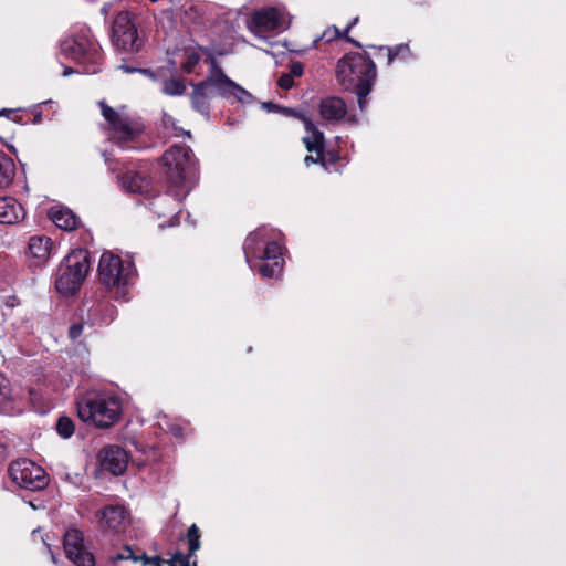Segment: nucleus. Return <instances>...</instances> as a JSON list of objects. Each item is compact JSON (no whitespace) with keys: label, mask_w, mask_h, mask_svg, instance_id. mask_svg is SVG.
<instances>
[{"label":"nucleus","mask_w":566,"mask_h":566,"mask_svg":"<svg viewBox=\"0 0 566 566\" xmlns=\"http://www.w3.org/2000/svg\"><path fill=\"white\" fill-rule=\"evenodd\" d=\"M98 106L105 122L103 130L113 146L122 150L143 147L146 125L140 116L124 105L112 107L99 101Z\"/></svg>","instance_id":"1"},{"label":"nucleus","mask_w":566,"mask_h":566,"mask_svg":"<svg viewBox=\"0 0 566 566\" xmlns=\"http://www.w3.org/2000/svg\"><path fill=\"white\" fill-rule=\"evenodd\" d=\"M273 230L261 227L250 232L243 243L245 261L262 277L276 279L283 269L282 247Z\"/></svg>","instance_id":"2"},{"label":"nucleus","mask_w":566,"mask_h":566,"mask_svg":"<svg viewBox=\"0 0 566 566\" xmlns=\"http://www.w3.org/2000/svg\"><path fill=\"white\" fill-rule=\"evenodd\" d=\"M336 78L344 90L356 93L359 108L364 111L376 78L374 61L358 52L346 54L337 62Z\"/></svg>","instance_id":"3"},{"label":"nucleus","mask_w":566,"mask_h":566,"mask_svg":"<svg viewBox=\"0 0 566 566\" xmlns=\"http://www.w3.org/2000/svg\"><path fill=\"white\" fill-rule=\"evenodd\" d=\"M216 95H220L227 99L233 98L241 104L252 102V95L247 90L220 72L217 75H212L192 85V92L190 94L192 108L201 115L208 116L210 101Z\"/></svg>","instance_id":"4"},{"label":"nucleus","mask_w":566,"mask_h":566,"mask_svg":"<svg viewBox=\"0 0 566 566\" xmlns=\"http://www.w3.org/2000/svg\"><path fill=\"white\" fill-rule=\"evenodd\" d=\"M164 174L177 196H187L197 181L193 154L188 146H172L161 156Z\"/></svg>","instance_id":"5"},{"label":"nucleus","mask_w":566,"mask_h":566,"mask_svg":"<svg viewBox=\"0 0 566 566\" xmlns=\"http://www.w3.org/2000/svg\"><path fill=\"white\" fill-rule=\"evenodd\" d=\"M78 417L99 428L115 424L122 415V399L114 392L98 391L85 395L77 402Z\"/></svg>","instance_id":"6"},{"label":"nucleus","mask_w":566,"mask_h":566,"mask_svg":"<svg viewBox=\"0 0 566 566\" xmlns=\"http://www.w3.org/2000/svg\"><path fill=\"white\" fill-rule=\"evenodd\" d=\"M90 270V255L86 250L72 251L61 263L55 289L61 295H73L82 286Z\"/></svg>","instance_id":"7"},{"label":"nucleus","mask_w":566,"mask_h":566,"mask_svg":"<svg viewBox=\"0 0 566 566\" xmlns=\"http://www.w3.org/2000/svg\"><path fill=\"white\" fill-rule=\"evenodd\" d=\"M61 53L78 64L84 65V71L95 74L99 70L102 52L87 31H82L61 41Z\"/></svg>","instance_id":"8"},{"label":"nucleus","mask_w":566,"mask_h":566,"mask_svg":"<svg viewBox=\"0 0 566 566\" xmlns=\"http://www.w3.org/2000/svg\"><path fill=\"white\" fill-rule=\"evenodd\" d=\"M290 25L291 17L282 7H263L254 10L248 20L249 30L269 43L272 35L286 31Z\"/></svg>","instance_id":"9"},{"label":"nucleus","mask_w":566,"mask_h":566,"mask_svg":"<svg viewBox=\"0 0 566 566\" xmlns=\"http://www.w3.org/2000/svg\"><path fill=\"white\" fill-rule=\"evenodd\" d=\"M134 264L123 261L118 255L105 252L98 263V275L102 284L106 286H125L129 284L134 275Z\"/></svg>","instance_id":"10"},{"label":"nucleus","mask_w":566,"mask_h":566,"mask_svg":"<svg viewBox=\"0 0 566 566\" xmlns=\"http://www.w3.org/2000/svg\"><path fill=\"white\" fill-rule=\"evenodd\" d=\"M8 473L17 486L30 491L42 490L49 483L45 471L29 459L12 461L8 468Z\"/></svg>","instance_id":"11"},{"label":"nucleus","mask_w":566,"mask_h":566,"mask_svg":"<svg viewBox=\"0 0 566 566\" xmlns=\"http://www.w3.org/2000/svg\"><path fill=\"white\" fill-rule=\"evenodd\" d=\"M305 127L306 135L303 137V143L308 153H314L315 156L308 155L304 158L306 166L311 164H321L325 170L329 171V165L334 164L336 155L331 154L329 160L326 159L324 154L325 138L324 134L316 128V126L307 118H302Z\"/></svg>","instance_id":"12"},{"label":"nucleus","mask_w":566,"mask_h":566,"mask_svg":"<svg viewBox=\"0 0 566 566\" xmlns=\"http://www.w3.org/2000/svg\"><path fill=\"white\" fill-rule=\"evenodd\" d=\"M112 41L114 45L123 51H137L139 38L132 15L128 12H119L113 23Z\"/></svg>","instance_id":"13"},{"label":"nucleus","mask_w":566,"mask_h":566,"mask_svg":"<svg viewBox=\"0 0 566 566\" xmlns=\"http://www.w3.org/2000/svg\"><path fill=\"white\" fill-rule=\"evenodd\" d=\"M177 191L167 187L165 193H159L153 197L149 201V209L156 214L158 219L168 218L167 221L160 223V228L166 226L172 227L178 223L179 205L187 196H177Z\"/></svg>","instance_id":"14"},{"label":"nucleus","mask_w":566,"mask_h":566,"mask_svg":"<svg viewBox=\"0 0 566 566\" xmlns=\"http://www.w3.org/2000/svg\"><path fill=\"white\" fill-rule=\"evenodd\" d=\"M86 546L82 532L70 528L64 534L63 548L70 562L75 566H94L95 559L91 552L82 553L81 557L75 555V549Z\"/></svg>","instance_id":"15"},{"label":"nucleus","mask_w":566,"mask_h":566,"mask_svg":"<svg viewBox=\"0 0 566 566\" xmlns=\"http://www.w3.org/2000/svg\"><path fill=\"white\" fill-rule=\"evenodd\" d=\"M98 523L103 530L119 533L129 523V514L122 505H106L98 513Z\"/></svg>","instance_id":"16"},{"label":"nucleus","mask_w":566,"mask_h":566,"mask_svg":"<svg viewBox=\"0 0 566 566\" xmlns=\"http://www.w3.org/2000/svg\"><path fill=\"white\" fill-rule=\"evenodd\" d=\"M128 463L126 451L118 446H108L101 451V464L115 475L122 474Z\"/></svg>","instance_id":"17"},{"label":"nucleus","mask_w":566,"mask_h":566,"mask_svg":"<svg viewBox=\"0 0 566 566\" xmlns=\"http://www.w3.org/2000/svg\"><path fill=\"white\" fill-rule=\"evenodd\" d=\"M53 242L46 235H33L29 240L28 253L34 265H43L51 256Z\"/></svg>","instance_id":"18"},{"label":"nucleus","mask_w":566,"mask_h":566,"mask_svg":"<svg viewBox=\"0 0 566 566\" xmlns=\"http://www.w3.org/2000/svg\"><path fill=\"white\" fill-rule=\"evenodd\" d=\"M25 217L22 205L13 197H0V223L15 224Z\"/></svg>","instance_id":"19"},{"label":"nucleus","mask_w":566,"mask_h":566,"mask_svg":"<svg viewBox=\"0 0 566 566\" xmlns=\"http://www.w3.org/2000/svg\"><path fill=\"white\" fill-rule=\"evenodd\" d=\"M346 112V105L339 97L331 96L321 101L319 114L326 120H339Z\"/></svg>","instance_id":"20"},{"label":"nucleus","mask_w":566,"mask_h":566,"mask_svg":"<svg viewBox=\"0 0 566 566\" xmlns=\"http://www.w3.org/2000/svg\"><path fill=\"white\" fill-rule=\"evenodd\" d=\"M122 188L130 193L146 195L150 188V180L136 171H127L120 178Z\"/></svg>","instance_id":"21"},{"label":"nucleus","mask_w":566,"mask_h":566,"mask_svg":"<svg viewBox=\"0 0 566 566\" xmlns=\"http://www.w3.org/2000/svg\"><path fill=\"white\" fill-rule=\"evenodd\" d=\"M50 218L57 228L66 231L75 229L78 223L76 214L65 207L52 208L50 210Z\"/></svg>","instance_id":"22"},{"label":"nucleus","mask_w":566,"mask_h":566,"mask_svg":"<svg viewBox=\"0 0 566 566\" xmlns=\"http://www.w3.org/2000/svg\"><path fill=\"white\" fill-rule=\"evenodd\" d=\"M15 166L13 160L0 150V188L7 187L13 180Z\"/></svg>","instance_id":"23"},{"label":"nucleus","mask_w":566,"mask_h":566,"mask_svg":"<svg viewBox=\"0 0 566 566\" xmlns=\"http://www.w3.org/2000/svg\"><path fill=\"white\" fill-rule=\"evenodd\" d=\"M200 61V54L195 48H186L182 51V61L180 62V70L185 73H191L195 66Z\"/></svg>","instance_id":"24"},{"label":"nucleus","mask_w":566,"mask_h":566,"mask_svg":"<svg viewBox=\"0 0 566 566\" xmlns=\"http://www.w3.org/2000/svg\"><path fill=\"white\" fill-rule=\"evenodd\" d=\"M161 92L169 96H179L186 92V84L179 78L165 80L161 83Z\"/></svg>","instance_id":"25"},{"label":"nucleus","mask_w":566,"mask_h":566,"mask_svg":"<svg viewBox=\"0 0 566 566\" xmlns=\"http://www.w3.org/2000/svg\"><path fill=\"white\" fill-rule=\"evenodd\" d=\"M74 430V423L69 417L62 416L57 419L56 431L62 438L67 439L72 437Z\"/></svg>","instance_id":"26"},{"label":"nucleus","mask_w":566,"mask_h":566,"mask_svg":"<svg viewBox=\"0 0 566 566\" xmlns=\"http://www.w3.org/2000/svg\"><path fill=\"white\" fill-rule=\"evenodd\" d=\"M164 422H159V426L161 428L166 427V430H168L174 437L181 438L184 437L185 427H182L179 423H171L166 416L163 417Z\"/></svg>","instance_id":"27"},{"label":"nucleus","mask_w":566,"mask_h":566,"mask_svg":"<svg viewBox=\"0 0 566 566\" xmlns=\"http://www.w3.org/2000/svg\"><path fill=\"white\" fill-rule=\"evenodd\" d=\"M188 539L190 554H193L200 546L199 530L195 524H192L188 530Z\"/></svg>","instance_id":"28"},{"label":"nucleus","mask_w":566,"mask_h":566,"mask_svg":"<svg viewBox=\"0 0 566 566\" xmlns=\"http://www.w3.org/2000/svg\"><path fill=\"white\" fill-rule=\"evenodd\" d=\"M192 554H175L169 560L170 566H197L196 562H190Z\"/></svg>","instance_id":"29"},{"label":"nucleus","mask_w":566,"mask_h":566,"mask_svg":"<svg viewBox=\"0 0 566 566\" xmlns=\"http://www.w3.org/2000/svg\"><path fill=\"white\" fill-rule=\"evenodd\" d=\"M388 52V65L392 64L395 59L399 56L400 54L408 53L409 54V46L408 44H399L395 48H387Z\"/></svg>","instance_id":"30"},{"label":"nucleus","mask_w":566,"mask_h":566,"mask_svg":"<svg viewBox=\"0 0 566 566\" xmlns=\"http://www.w3.org/2000/svg\"><path fill=\"white\" fill-rule=\"evenodd\" d=\"M10 401V390L7 378L0 373V406Z\"/></svg>","instance_id":"31"},{"label":"nucleus","mask_w":566,"mask_h":566,"mask_svg":"<svg viewBox=\"0 0 566 566\" xmlns=\"http://www.w3.org/2000/svg\"><path fill=\"white\" fill-rule=\"evenodd\" d=\"M262 107L264 109H266L268 112H281L285 115H295V112L292 109V108H287V107H281L274 103H263L262 104Z\"/></svg>","instance_id":"32"},{"label":"nucleus","mask_w":566,"mask_h":566,"mask_svg":"<svg viewBox=\"0 0 566 566\" xmlns=\"http://www.w3.org/2000/svg\"><path fill=\"white\" fill-rule=\"evenodd\" d=\"M277 85L283 90H290L294 85V77L289 73L282 74L277 81Z\"/></svg>","instance_id":"33"},{"label":"nucleus","mask_w":566,"mask_h":566,"mask_svg":"<svg viewBox=\"0 0 566 566\" xmlns=\"http://www.w3.org/2000/svg\"><path fill=\"white\" fill-rule=\"evenodd\" d=\"M83 331L84 325L82 323H74L69 328V335L73 340H75L83 334Z\"/></svg>","instance_id":"34"},{"label":"nucleus","mask_w":566,"mask_h":566,"mask_svg":"<svg viewBox=\"0 0 566 566\" xmlns=\"http://www.w3.org/2000/svg\"><path fill=\"white\" fill-rule=\"evenodd\" d=\"M303 72H304L303 64L301 62H293L290 66L289 74H291L293 77H300V76H302Z\"/></svg>","instance_id":"35"},{"label":"nucleus","mask_w":566,"mask_h":566,"mask_svg":"<svg viewBox=\"0 0 566 566\" xmlns=\"http://www.w3.org/2000/svg\"><path fill=\"white\" fill-rule=\"evenodd\" d=\"M114 560H120V559H129L133 558L137 560L138 558L133 555V552L129 547H125L122 553H118L116 556L112 557Z\"/></svg>","instance_id":"36"},{"label":"nucleus","mask_w":566,"mask_h":566,"mask_svg":"<svg viewBox=\"0 0 566 566\" xmlns=\"http://www.w3.org/2000/svg\"><path fill=\"white\" fill-rule=\"evenodd\" d=\"M340 35L342 34L336 27L328 28L323 34V36L326 38L327 41H331L335 38H339Z\"/></svg>","instance_id":"37"},{"label":"nucleus","mask_w":566,"mask_h":566,"mask_svg":"<svg viewBox=\"0 0 566 566\" xmlns=\"http://www.w3.org/2000/svg\"><path fill=\"white\" fill-rule=\"evenodd\" d=\"M139 73L146 75L147 77L154 80V81H157L158 76L155 72H153L151 70H148V69H142V70H138Z\"/></svg>","instance_id":"38"},{"label":"nucleus","mask_w":566,"mask_h":566,"mask_svg":"<svg viewBox=\"0 0 566 566\" xmlns=\"http://www.w3.org/2000/svg\"><path fill=\"white\" fill-rule=\"evenodd\" d=\"M145 563L151 564L153 566H163V560L157 556L153 558H147Z\"/></svg>","instance_id":"39"},{"label":"nucleus","mask_w":566,"mask_h":566,"mask_svg":"<svg viewBox=\"0 0 566 566\" xmlns=\"http://www.w3.org/2000/svg\"><path fill=\"white\" fill-rule=\"evenodd\" d=\"M7 446L0 441V461H2L7 457Z\"/></svg>","instance_id":"40"},{"label":"nucleus","mask_w":566,"mask_h":566,"mask_svg":"<svg viewBox=\"0 0 566 566\" xmlns=\"http://www.w3.org/2000/svg\"><path fill=\"white\" fill-rule=\"evenodd\" d=\"M119 67H120L124 72H126V73H134V72H138V70H139V69H137V67H129V66L124 65V64H123V65H120Z\"/></svg>","instance_id":"41"},{"label":"nucleus","mask_w":566,"mask_h":566,"mask_svg":"<svg viewBox=\"0 0 566 566\" xmlns=\"http://www.w3.org/2000/svg\"><path fill=\"white\" fill-rule=\"evenodd\" d=\"M358 18H355L350 24L345 29L344 34H347L349 30L357 23Z\"/></svg>","instance_id":"42"},{"label":"nucleus","mask_w":566,"mask_h":566,"mask_svg":"<svg viewBox=\"0 0 566 566\" xmlns=\"http://www.w3.org/2000/svg\"><path fill=\"white\" fill-rule=\"evenodd\" d=\"M84 552H90L86 546L75 549V555L81 557L82 553H84Z\"/></svg>","instance_id":"43"},{"label":"nucleus","mask_w":566,"mask_h":566,"mask_svg":"<svg viewBox=\"0 0 566 566\" xmlns=\"http://www.w3.org/2000/svg\"><path fill=\"white\" fill-rule=\"evenodd\" d=\"M104 158H105V163L109 166V168H111L112 170H115V167H113V165H112V163H111V159H109V157L107 156V154H106V153H104Z\"/></svg>","instance_id":"44"},{"label":"nucleus","mask_w":566,"mask_h":566,"mask_svg":"<svg viewBox=\"0 0 566 566\" xmlns=\"http://www.w3.org/2000/svg\"><path fill=\"white\" fill-rule=\"evenodd\" d=\"M72 73H73V70H72L71 67H66V69L64 70V72H63V75H64V76H67V75L72 74Z\"/></svg>","instance_id":"45"},{"label":"nucleus","mask_w":566,"mask_h":566,"mask_svg":"<svg viewBox=\"0 0 566 566\" xmlns=\"http://www.w3.org/2000/svg\"><path fill=\"white\" fill-rule=\"evenodd\" d=\"M346 39H347L349 42L354 43L357 48H360V44H359L358 42H356L355 40H353V39H350V38H348V36H346Z\"/></svg>","instance_id":"46"},{"label":"nucleus","mask_w":566,"mask_h":566,"mask_svg":"<svg viewBox=\"0 0 566 566\" xmlns=\"http://www.w3.org/2000/svg\"><path fill=\"white\" fill-rule=\"evenodd\" d=\"M51 557H52V562H53L54 564H56V557H55V555H54V553H53V552H51Z\"/></svg>","instance_id":"47"}]
</instances>
